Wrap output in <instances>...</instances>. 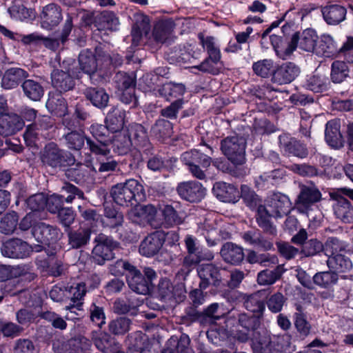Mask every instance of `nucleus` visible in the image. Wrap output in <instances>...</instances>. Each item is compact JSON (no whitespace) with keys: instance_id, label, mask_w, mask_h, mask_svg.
I'll list each match as a JSON object with an SVG mask.
<instances>
[{"instance_id":"338daca9","label":"nucleus","mask_w":353,"mask_h":353,"mask_svg":"<svg viewBox=\"0 0 353 353\" xmlns=\"http://www.w3.org/2000/svg\"><path fill=\"white\" fill-rule=\"evenodd\" d=\"M201 260L199 254L188 253L184 258L183 268L179 272L183 278H185L190 272V267L198 263Z\"/></svg>"},{"instance_id":"e433bc0d","label":"nucleus","mask_w":353,"mask_h":353,"mask_svg":"<svg viewBox=\"0 0 353 353\" xmlns=\"http://www.w3.org/2000/svg\"><path fill=\"white\" fill-rule=\"evenodd\" d=\"M159 94L168 101L181 99L185 89L183 84L168 83L159 89Z\"/></svg>"},{"instance_id":"7c9ffc66","label":"nucleus","mask_w":353,"mask_h":353,"mask_svg":"<svg viewBox=\"0 0 353 353\" xmlns=\"http://www.w3.org/2000/svg\"><path fill=\"white\" fill-rule=\"evenodd\" d=\"M159 292L163 298L174 299L181 301L184 296L183 288L179 285L174 288L170 280L163 279L159 283Z\"/></svg>"},{"instance_id":"473e14b6","label":"nucleus","mask_w":353,"mask_h":353,"mask_svg":"<svg viewBox=\"0 0 353 353\" xmlns=\"http://www.w3.org/2000/svg\"><path fill=\"white\" fill-rule=\"evenodd\" d=\"M80 69L88 74H94L98 68V61L94 53L88 49L82 50L79 56Z\"/></svg>"},{"instance_id":"a19ab883","label":"nucleus","mask_w":353,"mask_h":353,"mask_svg":"<svg viewBox=\"0 0 353 353\" xmlns=\"http://www.w3.org/2000/svg\"><path fill=\"white\" fill-rule=\"evenodd\" d=\"M329 268L336 272H345L352 267V261L343 254L330 256L327 261Z\"/></svg>"},{"instance_id":"3c124183","label":"nucleus","mask_w":353,"mask_h":353,"mask_svg":"<svg viewBox=\"0 0 353 353\" xmlns=\"http://www.w3.org/2000/svg\"><path fill=\"white\" fill-rule=\"evenodd\" d=\"M221 67V57H209L200 65L194 68L204 72L216 74L219 72Z\"/></svg>"},{"instance_id":"49530a36","label":"nucleus","mask_w":353,"mask_h":353,"mask_svg":"<svg viewBox=\"0 0 353 353\" xmlns=\"http://www.w3.org/2000/svg\"><path fill=\"white\" fill-rule=\"evenodd\" d=\"M252 69L256 75L264 78L269 77L270 74L273 75L276 70L273 60L268 59L254 62L252 65Z\"/></svg>"},{"instance_id":"f03ea898","label":"nucleus","mask_w":353,"mask_h":353,"mask_svg":"<svg viewBox=\"0 0 353 353\" xmlns=\"http://www.w3.org/2000/svg\"><path fill=\"white\" fill-rule=\"evenodd\" d=\"M111 196L118 205H125L133 199H141L145 196V194L141 184L135 179H129L125 183L113 186Z\"/></svg>"},{"instance_id":"6e6d98bb","label":"nucleus","mask_w":353,"mask_h":353,"mask_svg":"<svg viewBox=\"0 0 353 353\" xmlns=\"http://www.w3.org/2000/svg\"><path fill=\"white\" fill-rule=\"evenodd\" d=\"M114 81L119 90L122 92L134 91V79L124 72H118L114 77Z\"/></svg>"},{"instance_id":"774afa93","label":"nucleus","mask_w":353,"mask_h":353,"mask_svg":"<svg viewBox=\"0 0 353 353\" xmlns=\"http://www.w3.org/2000/svg\"><path fill=\"white\" fill-rule=\"evenodd\" d=\"M134 266L129 263L128 261L119 260L111 266L110 272L112 274L116 276L124 274L127 275V274H130L132 271L134 270Z\"/></svg>"},{"instance_id":"bf43d9fd","label":"nucleus","mask_w":353,"mask_h":353,"mask_svg":"<svg viewBox=\"0 0 353 353\" xmlns=\"http://www.w3.org/2000/svg\"><path fill=\"white\" fill-rule=\"evenodd\" d=\"M247 261L250 263H261L264 266L268 265V263L276 264L278 262L277 257L275 256H270L269 254H257L254 251H250L247 255Z\"/></svg>"},{"instance_id":"2eb2a0df","label":"nucleus","mask_w":353,"mask_h":353,"mask_svg":"<svg viewBox=\"0 0 353 353\" xmlns=\"http://www.w3.org/2000/svg\"><path fill=\"white\" fill-rule=\"evenodd\" d=\"M41 19L43 28L51 29L57 26L62 19L60 7L54 3L46 5L42 9Z\"/></svg>"},{"instance_id":"c756f323","label":"nucleus","mask_w":353,"mask_h":353,"mask_svg":"<svg viewBox=\"0 0 353 353\" xmlns=\"http://www.w3.org/2000/svg\"><path fill=\"white\" fill-rule=\"evenodd\" d=\"M338 52L336 43L334 38L327 34H322L316 43V54L319 56L330 57Z\"/></svg>"},{"instance_id":"cd10ccee","label":"nucleus","mask_w":353,"mask_h":353,"mask_svg":"<svg viewBox=\"0 0 353 353\" xmlns=\"http://www.w3.org/2000/svg\"><path fill=\"white\" fill-rule=\"evenodd\" d=\"M325 21L329 25H336L345 19L346 9L339 5H329L321 10Z\"/></svg>"},{"instance_id":"13d9d810","label":"nucleus","mask_w":353,"mask_h":353,"mask_svg":"<svg viewBox=\"0 0 353 353\" xmlns=\"http://www.w3.org/2000/svg\"><path fill=\"white\" fill-rule=\"evenodd\" d=\"M328 79L323 75L314 74L307 80L308 89L314 92H321L327 88Z\"/></svg>"},{"instance_id":"b1692460","label":"nucleus","mask_w":353,"mask_h":353,"mask_svg":"<svg viewBox=\"0 0 353 353\" xmlns=\"http://www.w3.org/2000/svg\"><path fill=\"white\" fill-rule=\"evenodd\" d=\"M112 145L114 151L119 154H126L132 145L131 139L125 130L112 134L109 138L108 146Z\"/></svg>"},{"instance_id":"39448f33","label":"nucleus","mask_w":353,"mask_h":353,"mask_svg":"<svg viewBox=\"0 0 353 353\" xmlns=\"http://www.w3.org/2000/svg\"><path fill=\"white\" fill-rule=\"evenodd\" d=\"M245 139L242 137H227L221 141V150L228 159L235 164H241L245 160Z\"/></svg>"},{"instance_id":"4c0bfd02","label":"nucleus","mask_w":353,"mask_h":353,"mask_svg":"<svg viewBox=\"0 0 353 353\" xmlns=\"http://www.w3.org/2000/svg\"><path fill=\"white\" fill-rule=\"evenodd\" d=\"M157 216H159L161 220L159 227L163 225L172 226L180 224L182 222L175 210L170 205H165L163 208L157 210Z\"/></svg>"},{"instance_id":"f704fd0d","label":"nucleus","mask_w":353,"mask_h":353,"mask_svg":"<svg viewBox=\"0 0 353 353\" xmlns=\"http://www.w3.org/2000/svg\"><path fill=\"white\" fill-rule=\"evenodd\" d=\"M272 216H275L272 210L262 205L257 207L256 220L259 226L270 234H274L276 229L270 221Z\"/></svg>"},{"instance_id":"a878e982","label":"nucleus","mask_w":353,"mask_h":353,"mask_svg":"<svg viewBox=\"0 0 353 353\" xmlns=\"http://www.w3.org/2000/svg\"><path fill=\"white\" fill-rule=\"evenodd\" d=\"M63 154L62 152L54 143L47 145L41 154V159L45 165L52 168L61 165Z\"/></svg>"},{"instance_id":"dca6fc26","label":"nucleus","mask_w":353,"mask_h":353,"mask_svg":"<svg viewBox=\"0 0 353 353\" xmlns=\"http://www.w3.org/2000/svg\"><path fill=\"white\" fill-rule=\"evenodd\" d=\"M268 205L276 217L288 214L292 210V203L289 198L281 193H274L268 200Z\"/></svg>"},{"instance_id":"69168bd1","label":"nucleus","mask_w":353,"mask_h":353,"mask_svg":"<svg viewBox=\"0 0 353 353\" xmlns=\"http://www.w3.org/2000/svg\"><path fill=\"white\" fill-rule=\"evenodd\" d=\"M12 18L15 20L23 21L31 17L32 11L22 5H14L8 9Z\"/></svg>"},{"instance_id":"72a5a7b5","label":"nucleus","mask_w":353,"mask_h":353,"mask_svg":"<svg viewBox=\"0 0 353 353\" xmlns=\"http://www.w3.org/2000/svg\"><path fill=\"white\" fill-rule=\"evenodd\" d=\"M93 341L97 348L103 353H116L119 349L118 345L105 332L96 333Z\"/></svg>"},{"instance_id":"412c9836","label":"nucleus","mask_w":353,"mask_h":353,"mask_svg":"<svg viewBox=\"0 0 353 353\" xmlns=\"http://www.w3.org/2000/svg\"><path fill=\"white\" fill-rule=\"evenodd\" d=\"M198 274L201 279L200 288L205 289L210 283L217 285L219 282V272L212 264L199 266Z\"/></svg>"},{"instance_id":"c9c22d12","label":"nucleus","mask_w":353,"mask_h":353,"mask_svg":"<svg viewBox=\"0 0 353 353\" xmlns=\"http://www.w3.org/2000/svg\"><path fill=\"white\" fill-rule=\"evenodd\" d=\"M86 98L91 101L93 105L103 108L107 106L109 95L104 89L99 88H89L85 92Z\"/></svg>"},{"instance_id":"09e8293b","label":"nucleus","mask_w":353,"mask_h":353,"mask_svg":"<svg viewBox=\"0 0 353 353\" xmlns=\"http://www.w3.org/2000/svg\"><path fill=\"white\" fill-rule=\"evenodd\" d=\"M152 134L158 139H165L172 134V123L165 119H159L152 128Z\"/></svg>"},{"instance_id":"6ab92c4d","label":"nucleus","mask_w":353,"mask_h":353,"mask_svg":"<svg viewBox=\"0 0 353 353\" xmlns=\"http://www.w3.org/2000/svg\"><path fill=\"white\" fill-rule=\"evenodd\" d=\"M214 195L223 202L236 203L240 198L237 188L225 182H217L213 186Z\"/></svg>"},{"instance_id":"bb28decb","label":"nucleus","mask_w":353,"mask_h":353,"mask_svg":"<svg viewBox=\"0 0 353 353\" xmlns=\"http://www.w3.org/2000/svg\"><path fill=\"white\" fill-rule=\"evenodd\" d=\"M28 76V73L23 69L11 68L3 74L1 79V86L8 90L14 88L19 82Z\"/></svg>"},{"instance_id":"f3484780","label":"nucleus","mask_w":353,"mask_h":353,"mask_svg":"<svg viewBox=\"0 0 353 353\" xmlns=\"http://www.w3.org/2000/svg\"><path fill=\"white\" fill-rule=\"evenodd\" d=\"M330 196L337 201L334 205V211L336 217L343 222H350L353 219V207L350 203L338 192L330 193Z\"/></svg>"},{"instance_id":"393cba45","label":"nucleus","mask_w":353,"mask_h":353,"mask_svg":"<svg viewBox=\"0 0 353 353\" xmlns=\"http://www.w3.org/2000/svg\"><path fill=\"white\" fill-rule=\"evenodd\" d=\"M220 253L225 262L233 265L239 264L244 259L243 248L230 242L223 245Z\"/></svg>"},{"instance_id":"ea45409f","label":"nucleus","mask_w":353,"mask_h":353,"mask_svg":"<svg viewBox=\"0 0 353 353\" xmlns=\"http://www.w3.org/2000/svg\"><path fill=\"white\" fill-rule=\"evenodd\" d=\"M21 87L24 94L32 101H39L44 93L43 88L40 83L33 79L24 81Z\"/></svg>"},{"instance_id":"4468645a","label":"nucleus","mask_w":353,"mask_h":353,"mask_svg":"<svg viewBox=\"0 0 353 353\" xmlns=\"http://www.w3.org/2000/svg\"><path fill=\"white\" fill-rule=\"evenodd\" d=\"M300 69L294 63L287 62L274 70L272 81L280 85L290 83L299 74Z\"/></svg>"},{"instance_id":"5701e85b","label":"nucleus","mask_w":353,"mask_h":353,"mask_svg":"<svg viewBox=\"0 0 353 353\" xmlns=\"http://www.w3.org/2000/svg\"><path fill=\"white\" fill-rule=\"evenodd\" d=\"M66 292L72 302V304L66 307V309L68 310L70 313H76L75 310L79 311L81 310V300L86 293L85 284L83 283H76L67 289Z\"/></svg>"},{"instance_id":"2f4dec72","label":"nucleus","mask_w":353,"mask_h":353,"mask_svg":"<svg viewBox=\"0 0 353 353\" xmlns=\"http://www.w3.org/2000/svg\"><path fill=\"white\" fill-rule=\"evenodd\" d=\"M125 112L117 108L110 110L105 119V123L111 134L122 132L124 124Z\"/></svg>"},{"instance_id":"f8f14e48","label":"nucleus","mask_w":353,"mask_h":353,"mask_svg":"<svg viewBox=\"0 0 353 353\" xmlns=\"http://www.w3.org/2000/svg\"><path fill=\"white\" fill-rule=\"evenodd\" d=\"M165 239V234L162 231H157L148 235L140 245V254L148 257L156 254L161 248Z\"/></svg>"},{"instance_id":"de8ad7c7","label":"nucleus","mask_w":353,"mask_h":353,"mask_svg":"<svg viewBox=\"0 0 353 353\" xmlns=\"http://www.w3.org/2000/svg\"><path fill=\"white\" fill-rule=\"evenodd\" d=\"M123 216L122 213L117 212L114 208L109 206L105 208V217L103 219V223L110 228H116L122 224Z\"/></svg>"},{"instance_id":"e2e57ef3","label":"nucleus","mask_w":353,"mask_h":353,"mask_svg":"<svg viewBox=\"0 0 353 353\" xmlns=\"http://www.w3.org/2000/svg\"><path fill=\"white\" fill-rule=\"evenodd\" d=\"M199 38L203 47L207 50L209 57H221L219 47L214 41V39L212 37H205L202 34L199 35Z\"/></svg>"},{"instance_id":"1a4fd4ad","label":"nucleus","mask_w":353,"mask_h":353,"mask_svg":"<svg viewBox=\"0 0 353 353\" xmlns=\"http://www.w3.org/2000/svg\"><path fill=\"white\" fill-rule=\"evenodd\" d=\"M90 343L84 337L65 341L57 338L53 341L52 349L54 353H82L88 350Z\"/></svg>"},{"instance_id":"c85d7f7f","label":"nucleus","mask_w":353,"mask_h":353,"mask_svg":"<svg viewBox=\"0 0 353 353\" xmlns=\"http://www.w3.org/2000/svg\"><path fill=\"white\" fill-rule=\"evenodd\" d=\"M126 279L130 288L135 292L146 294L150 292L148 281L142 276L141 272L136 268L130 274H127Z\"/></svg>"},{"instance_id":"a211bd4d","label":"nucleus","mask_w":353,"mask_h":353,"mask_svg":"<svg viewBox=\"0 0 353 353\" xmlns=\"http://www.w3.org/2000/svg\"><path fill=\"white\" fill-rule=\"evenodd\" d=\"M24 126V121L16 114H8L0 118V134L7 137L15 134Z\"/></svg>"},{"instance_id":"20e7f679","label":"nucleus","mask_w":353,"mask_h":353,"mask_svg":"<svg viewBox=\"0 0 353 353\" xmlns=\"http://www.w3.org/2000/svg\"><path fill=\"white\" fill-rule=\"evenodd\" d=\"M90 132L97 141L87 139V144L92 152L99 156H108L110 149L108 147L109 138L112 134L108 126L101 124H92L90 126Z\"/></svg>"},{"instance_id":"5fc2aeb1","label":"nucleus","mask_w":353,"mask_h":353,"mask_svg":"<svg viewBox=\"0 0 353 353\" xmlns=\"http://www.w3.org/2000/svg\"><path fill=\"white\" fill-rule=\"evenodd\" d=\"M338 281V275L334 271L323 272L314 276V281L318 285L328 288L335 284Z\"/></svg>"},{"instance_id":"8fccbe9b","label":"nucleus","mask_w":353,"mask_h":353,"mask_svg":"<svg viewBox=\"0 0 353 353\" xmlns=\"http://www.w3.org/2000/svg\"><path fill=\"white\" fill-rule=\"evenodd\" d=\"M245 308L256 315H260L265 309V306L261 297V293L257 292L250 295L245 301L244 303Z\"/></svg>"},{"instance_id":"c03bdc74","label":"nucleus","mask_w":353,"mask_h":353,"mask_svg":"<svg viewBox=\"0 0 353 353\" xmlns=\"http://www.w3.org/2000/svg\"><path fill=\"white\" fill-rule=\"evenodd\" d=\"M281 141V138H280ZM281 143V147L285 152L289 154L299 157L305 158L307 155V150L304 145L295 139H290L288 143Z\"/></svg>"},{"instance_id":"603ef678","label":"nucleus","mask_w":353,"mask_h":353,"mask_svg":"<svg viewBox=\"0 0 353 353\" xmlns=\"http://www.w3.org/2000/svg\"><path fill=\"white\" fill-rule=\"evenodd\" d=\"M348 72L345 62L335 61L332 64L331 78L334 83H341L348 76Z\"/></svg>"},{"instance_id":"58836bf2","label":"nucleus","mask_w":353,"mask_h":353,"mask_svg":"<svg viewBox=\"0 0 353 353\" xmlns=\"http://www.w3.org/2000/svg\"><path fill=\"white\" fill-rule=\"evenodd\" d=\"M47 108L52 112L63 116L67 112V106L64 99L59 92H51L46 102Z\"/></svg>"},{"instance_id":"0e129e2a","label":"nucleus","mask_w":353,"mask_h":353,"mask_svg":"<svg viewBox=\"0 0 353 353\" xmlns=\"http://www.w3.org/2000/svg\"><path fill=\"white\" fill-rule=\"evenodd\" d=\"M240 196L250 208H257L260 205L258 196L246 185L241 187V194Z\"/></svg>"},{"instance_id":"9b49d317","label":"nucleus","mask_w":353,"mask_h":353,"mask_svg":"<svg viewBox=\"0 0 353 353\" xmlns=\"http://www.w3.org/2000/svg\"><path fill=\"white\" fill-rule=\"evenodd\" d=\"M179 196L190 202L200 201L205 195V189L196 181L183 182L176 188Z\"/></svg>"},{"instance_id":"6e6552de","label":"nucleus","mask_w":353,"mask_h":353,"mask_svg":"<svg viewBox=\"0 0 353 353\" xmlns=\"http://www.w3.org/2000/svg\"><path fill=\"white\" fill-rule=\"evenodd\" d=\"M317 39L318 36L313 29L307 28L301 34L295 33L292 35L290 42L288 43L287 54H292L298 46L303 51L316 52Z\"/></svg>"},{"instance_id":"aec40b11","label":"nucleus","mask_w":353,"mask_h":353,"mask_svg":"<svg viewBox=\"0 0 353 353\" xmlns=\"http://www.w3.org/2000/svg\"><path fill=\"white\" fill-rule=\"evenodd\" d=\"M321 198V194L317 189L303 188L298 197L296 208L301 212L305 213L312 205L320 201Z\"/></svg>"},{"instance_id":"0eeeda50","label":"nucleus","mask_w":353,"mask_h":353,"mask_svg":"<svg viewBox=\"0 0 353 353\" xmlns=\"http://www.w3.org/2000/svg\"><path fill=\"white\" fill-rule=\"evenodd\" d=\"M96 245L92 250V259L99 265L114 258L113 250L117 248V243L112 239L100 234L95 239Z\"/></svg>"},{"instance_id":"f257e3e1","label":"nucleus","mask_w":353,"mask_h":353,"mask_svg":"<svg viewBox=\"0 0 353 353\" xmlns=\"http://www.w3.org/2000/svg\"><path fill=\"white\" fill-rule=\"evenodd\" d=\"M245 330H238L234 337L241 342H245L249 339L252 341V347L254 353H272L274 350L290 353L294 347L290 345V336L288 334L282 336H274L261 334L250 328H244Z\"/></svg>"},{"instance_id":"9d476101","label":"nucleus","mask_w":353,"mask_h":353,"mask_svg":"<svg viewBox=\"0 0 353 353\" xmlns=\"http://www.w3.org/2000/svg\"><path fill=\"white\" fill-rule=\"evenodd\" d=\"M1 252L4 256L13 259H23L32 252V248L26 241L13 239L3 243Z\"/></svg>"},{"instance_id":"79ce46f5","label":"nucleus","mask_w":353,"mask_h":353,"mask_svg":"<svg viewBox=\"0 0 353 353\" xmlns=\"http://www.w3.org/2000/svg\"><path fill=\"white\" fill-rule=\"evenodd\" d=\"M348 245L337 238H329L325 243L324 251L328 256H336V254H342L341 252L346 250Z\"/></svg>"},{"instance_id":"ddd939ff","label":"nucleus","mask_w":353,"mask_h":353,"mask_svg":"<svg viewBox=\"0 0 353 353\" xmlns=\"http://www.w3.org/2000/svg\"><path fill=\"white\" fill-rule=\"evenodd\" d=\"M32 234L38 242L50 245L59 238L61 233L56 227L38 223L32 228Z\"/></svg>"},{"instance_id":"7ed1b4c3","label":"nucleus","mask_w":353,"mask_h":353,"mask_svg":"<svg viewBox=\"0 0 353 353\" xmlns=\"http://www.w3.org/2000/svg\"><path fill=\"white\" fill-rule=\"evenodd\" d=\"M74 65H75L74 60L68 59L60 65L61 70H54L52 72V84L59 92H66L73 88L74 83L72 76L78 77Z\"/></svg>"},{"instance_id":"a18cd8bd","label":"nucleus","mask_w":353,"mask_h":353,"mask_svg":"<svg viewBox=\"0 0 353 353\" xmlns=\"http://www.w3.org/2000/svg\"><path fill=\"white\" fill-rule=\"evenodd\" d=\"M283 272V268L278 266L274 270H265L258 274L257 281L259 285H266L273 284L277 281Z\"/></svg>"},{"instance_id":"680f3d73","label":"nucleus","mask_w":353,"mask_h":353,"mask_svg":"<svg viewBox=\"0 0 353 353\" xmlns=\"http://www.w3.org/2000/svg\"><path fill=\"white\" fill-rule=\"evenodd\" d=\"M67 146L71 150H79L84 145L85 137L78 132H71L65 137Z\"/></svg>"},{"instance_id":"37998d69","label":"nucleus","mask_w":353,"mask_h":353,"mask_svg":"<svg viewBox=\"0 0 353 353\" xmlns=\"http://www.w3.org/2000/svg\"><path fill=\"white\" fill-rule=\"evenodd\" d=\"M90 231L88 228H80L69 234V243L73 248L85 245L90 240Z\"/></svg>"},{"instance_id":"052dcab7","label":"nucleus","mask_w":353,"mask_h":353,"mask_svg":"<svg viewBox=\"0 0 353 353\" xmlns=\"http://www.w3.org/2000/svg\"><path fill=\"white\" fill-rule=\"evenodd\" d=\"M130 321L121 317L112 321L109 324V330L114 334H123L130 329Z\"/></svg>"},{"instance_id":"864d4df0","label":"nucleus","mask_w":353,"mask_h":353,"mask_svg":"<svg viewBox=\"0 0 353 353\" xmlns=\"http://www.w3.org/2000/svg\"><path fill=\"white\" fill-rule=\"evenodd\" d=\"M18 222L17 214L12 212L6 214L0 221V232L3 234H11L17 228Z\"/></svg>"},{"instance_id":"423d86ee","label":"nucleus","mask_w":353,"mask_h":353,"mask_svg":"<svg viewBox=\"0 0 353 353\" xmlns=\"http://www.w3.org/2000/svg\"><path fill=\"white\" fill-rule=\"evenodd\" d=\"M129 219L137 224L149 223L154 228H159L161 220L157 216V209L152 205H138L128 213Z\"/></svg>"},{"instance_id":"4be33fe9","label":"nucleus","mask_w":353,"mask_h":353,"mask_svg":"<svg viewBox=\"0 0 353 353\" xmlns=\"http://www.w3.org/2000/svg\"><path fill=\"white\" fill-rule=\"evenodd\" d=\"M325 141L333 148H340L344 140L340 131V123L337 121L327 122L325 131Z\"/></svg>"},{"instance_id":"4d7b16f0","label":"nucleus","mask_w":353,"mask_h":353,"mask_svg":"<svg viewBox=\"0 0 353 353\" xmlns=\"http://www.w3.org/2000/svg\"><path fill=\"white\" fill-rule=\"evenodd\" d=\"M150 30L149 20L146 17L143 16L141 23L137 22L132 27V43L135 46L138 45L142 34H147Z\"/></svg>"}]
</instances>
